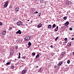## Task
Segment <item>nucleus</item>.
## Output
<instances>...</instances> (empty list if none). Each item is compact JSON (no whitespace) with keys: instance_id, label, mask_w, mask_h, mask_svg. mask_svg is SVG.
<instances>
[{"instance_id":"48","label":"nucleus","mask_w":74,"mask_h":74,"mask_svg":"<svg viewBox=\"0 0 74 74\" xmlns=\"http://www.w3.org/2000/svg\"><path fill=\"white\" fill-rule=\"evenodd\" d=\"M1 61H2V59H1Z\"/></svg>"},{"instance_id":"31","label":"nucleus","mask_w":74,"mask_h":74,"mask_svg":"<svg viewBox=\"0 0 74 74\" xmlns=\"http://www.w3.org/2000/svg\"><path fill=\"white\" fill-rule=\"evenodd\" d=\"M8 3V1H7L6 2H5V4L7 5V4Z\"/></svg>"},{"instance_id":"42","label":"nucleus","mask_w":74,"mask_h":74,"mask_svg":"<svg viewBox=\"0 0 74 74\" xmlns=\"http://www.w3.org/2000/svg\"><path fill=\"white\" fill-rule=\"evenodd\" d=\"M56 29H58V26H57L56 28Z\"/></svg>"},{"instance_id":"24","label":"nucleus","mask_w":74,"mask_h":74,"mask_svg":"<svg viewBox=\"0 0 74 74\" xmlns=\"http://www.w3.org/2000/svg\"><path fill=\"white\" fill-rule=\"evenodd\" d=\"M55 26H56V25H55V24H53V27L54 28H55Z\"/></svg>"},{"instance_id":"37","label":"nucleus","mask_w":74,"mask_h":74,"mask_svg":"<svg viewBox=\"0 0 74 74\" xmlns=\"http://www.w3.org/2000/svg\"><path fill=\"white\" fill-rule=\"evenodd\" d=\"M54 68H55H55H56V67H57V66H54Z\"/></svg>"},{"instance_id":"34","label":"nucleus","mask_w":74,"mask_h":74,"mask_svg":"<svg viewBox=\"0 0 74 74\" xmlns=\"http://www.w3.org/2000/svg\"><path fill=\"white\" fill-rule=\"evenodd\" d=\"M21 58V56H19L18 57V59H20Z\"/></svg>"},{"instance_id":"29","label":"nucleus","mask_w":74,"mask_h":74,"mask_svg":"<svg viewBox=\"0 0 74 74\" xmlns=\"http://www.w3.org/2000/svg\"><path fill=\"white\" fill-rule=\"evenodd\" d=\"M0 25H1V26H2V25H3V23L0 22Z\"/></svg>"},{"instance_id":"9","label":"nucleus","mask_w":74,"mask_h":74,"mask_svg":"<svg viewBox=\"0 0 74 74\" xmlns=\"http://www.w3.org/2000/svg\"><path fill=\"white\" fill-rule=\"evenodd\" d=\"M41 26H42V24H41V23H40L38 25V27H41Z\"/></svg>"},{"instance_id":"46","label":"nucleus","mask_w":74,"mask_h":74,"mask_svg":"<svg viewBox=\"0 0 74 74\" xmlns=\"http://www.w3.org/2000/svg\"><path fill=\"white\" fill-rule=\"evenodd\" d=\"M56 28H55V29H54V30H55V31H56Z\"/></svg>"},{"instance_id":"47","label":"nucleus","mask_w":74,"mask_h":74,"mask_svg":"<svg viewBox=\"0 0 74 74\" xmlns=\"http://www.w3.org/2000/svg\"><path fill=\"white\" fill-rule=\"evenodd\" d=\"M53 28H54V27H52L51 29H53Z\"/></svg>"},{"instance_id":"27","label":"nucleus","mask_w":74,"mask_h":74,"mask_svg":"<svg viewBox=\"0 0 74 74\" xmlns=\"http://www.w3.org/2000/svg\"><path fill=\"white\" fill-rule=\"evenodd\" d=\"M71 45V42H70V43L69 44V46H70Z\"/></svg>"},{"instance_id":"33","label":"nucleus","mask_w":74,"mask_h":74,"mask_svg":"<svg viewBox=\"0 0 74 74\" xmlns=\"http://www.w3.org/2000/svg\"><path fill=\"white\" fill-rule=\"evenodd\" d=\"M40 1L41 3H42V2H43V0H40Z\"/></svg>"},{"instance_id":"4","label":"nucleus","mask_w":74,"mask_h":74,"mask_svg":"<svg viewBox=\"0 0 74 74\" xmlns=\"http://www.w3.org/2000/svg\"><path fill=\"white\" fill-rule=\"evenodd\" d=\"M16 34H21L22 32H21V30H19L18 31L16 32Z\"/></svg>"},{"instance_id":"44","label":"nucleus","mask_w":74,"mask_h":74,"mask_svg":"<svg viewBox=\"0 0 74 74\" xmlns=\"http://www.w3.org/2000/svg\"><path fill=\"white\" fill-rule=\"evenodd\" d=\"M36 68H38V66H36Z\"/></svg>"},{"instance_id":"3","label":"nucleus","mask_w":74,"mask_h":74,"mask_svg":"<svg viewBox=\"0 0 74 74\" xmlns=\"http://www.w3.org/2000/svg\"><path fill=\"white\" fill-rule=\"evenodd\" d=\"M66 4L67 5H69V4H71V3L70 1H67L66 2Z\"/></svg>"},{"instance_id":"19","label":"nucleus","mask_w":74,"mask_h":74,"mask_svg":"<svg viewBox=\"0 0 74 74\" xmlns=\"http://www.w3.org/2000/svg\"><path fill=\"white\" fill-rule=\"evenodd\" d=\"M8 5H6L5 4L4 5V7H5V8H6V7H7V6Z\"/></svg>"},{"instance_id":"7","label":"nucleus","mask_w":74,"mask_h":74,"mask_svg":"<svg viewBox=\"0 0 74 74\" xmlns=\"http://www.w3.org/2000/svg\"><path fill=\"white\" fill-rule=\"evenodd\" d=\"M28 45L29 46V47H30L32 45V43H31V42H29L28 43Z\"/></svg>"},{"instance_id":"14","label":"nucleus","mask_w":74,"mask_h":74,"mask_svg":"<svg viewBox=\"0 0 74 74\" xmlns=\"http://www.w3.org/2000/svg\"><path fill=\"white\" fill-rule=\"evenodd\" d=\"M48 27L49 29H51V27H52V26H51V25H49L48 26Z\"/></svg>"},{"instance_id":"15","label":"nucleus","mask_w":74,"mask_h":74,"mask_svg":"<svg viewBox=\"0 0 74 74\" xmlns=\"http://www.w3.org/2000/svg\"><path fill=\"white\" fill-rule=\"evenodd\" d=\"M20 40H19V39H18L17 40H16V42L17 43H18V42H20Z\"/></svg>"},{"instance_id":"32","label":"nucleus","mask_w":74,"mask_h":74,"mask_svg":"<svg viewBox=\"0 0 74 74\" xmlns=\"http://www.w3.org/2000/svg\"><path fill=\"white\" fill-rule=\"evenodd\" d=\"M64 40H65V41H67V38H65Z\"/></svg>"},{"instance_id":"21","label":"nucleus","mask_w":74,"mask_h":74,"mask_svg":"<svg viewBox=\"0 0 74 74\" xmlns=\"http://www.w3.org/2000/svg\"><path fill=\"white\" fill-rule=\"evenodd\" d=\"M58 38H59V37H57L56 38V39H55V41H57V40H58Z\"/></svg>"},{"instance_id":"39","label":"nucleus","mask_w":74,"mask_h":74,"mask_svg":"<svg viewBox=\"0 0 74 74\" xmlns=\"http://www.w3.org/2000/svg\"><path fill=\"white\" fill-rule=\"evenodd\" d=\"M38 12L37 11L36 12V14H38Z\"/></svg>"},{"instance_id":"8","label":"nucleus","mask_w":74,"mask_h":74,"mask_svg":"<svg viewBox=\"0 0 74 74\" xmlns=\"http://www.w3.org/2000/svg\"><path fill=\"white\" fill-rule=\"evenodd\" d=\"M62 63L63 62H62V61H61L60 62H59V63L58 64V66H61V64H62Z\"/></svg>"},{"instance_id":"12","label":"nucleus","mask_w":74,"mask_h":74,"mask_svg":"<svg viewBox=\"0 0 74 74\" xmlns=\"http://www.w3.org/2000/svg\"><path fill=\"white\" fill-rule=\"evenodd\" d=\"M6 33V31H4L3 33V35H5Z\"/></svg>"},{"instance_id":"17","label":"nucleus","mask_w":74,"mask_h":74,"mask_svg":"<svg viewBox=\"0 0 74 74\" xmlns=\"http://www.w3.org/2000/svg\"><path fill=\"white\" fill-rule=\"evenodd\" d=\"M63 19H64V20H66L67 19V17H66V16L64 17L63 18Z\"/></svg>"},{"instance_id":"13","label":"nucleus","mask_w":74,"mask_h":74,"mask_svg":"<svg viewBox=\"0 0 74 74\" xmlns=\"http://www.w3.org/2000/svg\"><path fill=\"white\" fill-rule=\"evenodd\" d=\"M40 56V55L39 54H37L36 56V58H38Z\"/></svg>"},{"instance_id":"51","label":"nucleus","mask_w":74,"mask_h":74,"mask_svg":"<svg viewBox=\"0 0 74 74\" xmlns=\"http://www.w3.org/2000/svg\"><path fill=\"white\" fill-rule=\"evenodd\" d=\"M3 62H4V61H3Z\"/></svg>"},{"instance_id":"25","label":"nucleus","mask_w":74,"mask_h":74,"mask_svg":"<svg viewBox=\"0 0 74 74\" xmlns=\"http://www.w3.org/2000/svg\"><path fill=\"white\" fill-rule=\"evenodd\" d=\"M9 29V30H11L12 29V27H10Z\"/></svg>"},{"instance_id":"16","label":"nucleus","mask_w":74,"mask_h":74,"mask_svg":"<svg viewBox=\"0 0 74 74\" xmlns=\"http://www.w3.org/2000/svg\"><path fill=\"white\" fill-rule=\"evenodd\" d=\"M70 62V61L69 60H68V61H67V63H68V64H69Z\"/></svg>"},{"instance_id":"43","label":"nucleus","mask_w":74,"mask_h":74,"mask_svg":"<svg viewBox=\"0 0 74 74\" xmlns=\"http://www.w3.org/2000/svg\"><path fill=\"white\" fill-rule=\"evenodd\" d=\"M74 40V38H73L71 39V40Z\"/></svg>"},{"instance_id":"50","label":"nucleus","mask_w":74,"mask_h":74,"mask_svg":"<svg viewBox=\"0 0 74 74\" xmlns=\"http://www.w3.org/2000/svg\"><path fill=\"white\" fill-rule=\"evenodd\" d=\"M29 21V20H28V21Z\"/></svg>"},{"instance_id":"38","label":"nucleus","mask_w":74,"mask_h":74,"mask_svg":"<svg viewBox=\"0 0 74 74\" xmlns=\"http://www.w3.org/2000/svg\"><path fill=\"white\" fill-rule=\"evenodd\" d=\"M50 47L51 48H52L53 47V46H52V45H51L50 46Z\"/></svg>"},{"instance_id":"41","label":"nucleus","mask_w":74,"mask_h":74,"mask_svg":"<svg viewBox=\"0 0 74 74\" xmlns=\"http://www.w3.org/2000/svg\"><path fill=\"white\" fill-rule=\"evenodd\" d=\"M40 15H41V13H40L39 14V15H38V16H40Z\"/></svg>"},{"instance_id":"22","label":"nucleus","mask_w":74,"mask_h":74,"mask_svg":"<svg viewBox=\"0 0 74 74\" xmlns=\"http://www.w3.org/2000/svg\"><path fill=\"white\" fill-rule=\"evenodd\" d=\"M10 53H14V51H12V50H11Z\"/></svg>"},{"instance_id":"18","label":"nucleus","mask_w":74,"mask_h":74,"mask_svg":"<svg viewBox=\"0 0 74 74\" xmlns=\"http://www.w3.org/2000/svg\"><path fill=\"white\" fill-rule=\"evenodd\" d=\"M12 54H13V53H10V57H12Z\"/></svg>"},{"instance_id":"5","label":"nucleus","mask_w":74,"mask_h":74,"mask_svg":"<svg viewBox=\"0 0 74 74\" xmlns=\"http://www.w3.org/2000/svg\"><path fill=\"white\" fill-rule=\"evenodd\" d=\"M26 72V70H24L22 71L21 73L22 74H25Z\"/></svg>"},{"instance_id":"35","label":"nucleus","mask_w":74,"mask_h":74,"mask_svg":"<svg viewBox=\"0 0 74 74\" xmlns=\"http://www.w3.org/2000/svg\"><path fill=\"white\" fill-rule=\"evenodd\" d=\"M67 41H65V42H64V44H65V43H67Z\"/></svg>"},{"instance_id":"40","label":"nucleus","mask_w":74,"mask_h":74,"mask_svg":"<svg viewBox=\"0 0 74 74\" xmlns=\"http://www.w3.org/2000/svg\"><path fill=\"white\" fill-rule=\"evenodd\" d=\"M19 53V56H21V53Z\"/></svg>"},{"instance_id":"2","label":"nucleus","mask_w":74,"mask_h":74,"mask_svg":"<svg viewBox=\"0 0 74 74\" xmlns=\"http://www.w3.org/2000/svg\"><path fill=\"white\" fill-rule=\"evenodd\" d=\"M17 25H18V26H21L22 25V22H21V21H18L17 22Z\"/></svg>"},{"instance_id":"49","label":"nucleus","mask_w":74,"mask_h":74,"mask_svg":"<svg viewBox=\"0 0 74 74\" xmlns=\"http://www.w3.org/2000/svg\"><path fill=\"white\" fill-rule=\"evenodd\" d=\"M73 55H74V52H73Z\"/></svg>"},{"instance_id":"28","label":"nucleus","mask_w":74,"mask_h":74,"mask_svg":"<svg viewBox=\"0 0 74 74\" xmlns=\"http://www.w3.org/2000/svg\"><path fill=\"white\" fill-rule=\"evenodd\" d=\"M26 58V57L24 56L22 58V59H24V60L25 59V58Z\"/></svg>"},{"instance_id":"6","label":"nucleus","mask_w":74,"mask_h":74,"mask_svg":"<svg viewBox=\"0 0 74 74\" xmlns=\"http://www.w3.org/2000/svg\"><path fill=\"white\" fill-rule=\"evenodd\" d=\"M69 24V21H66L65 23V26H67Z\"/></svg>"},{"instance_id":"45","label":"nucleus","mask_w":74,"mask_h":74,"mask_svg":"<svg viewBox=\"0 0 74 74\" xmlns=\"http://www.w3.org/2000/svg\"><path fill=\"white\" fill-rule=\"evenodd\" d=\"M58 30L56 29V32H57V31H58Z\"/></svg>"},{"instance_id":"1","label":"nucleus","mask_w":74,"mask_h":74,"mask_svg":"<svg viewBox=\"0 0 74 74\" xmlns=\"http://www.w3.org/2000/svg\"><path fill=\"white\" fill-rule=\"evenodd\" d=\"M30 36H26L25 38V41H29V40H30Z\"/></svg>"},{"instance_id":"23","label":"nucleus","mask_w":74,"mask_h":74,"mask_svg":"<svg viewBox=\"0 0 74 74\" xmlns=\"http://www.w3.org/2000/svg\"><path fill=\"white\" fill-rule=\"evenodd\" d=\"M10 62H8L7 63H6V65H9V64H10Z\"/></svg>"},{"instance_id":"11","label":"nucleus","mask_w":74,"mask_h":74,"mask_svg":"<svg viewBox=\"0 0 74 74\" xmlns=\"http://www.w3.org/2000/svg\"><path fill=\"white\" fill-rule=\"evenodd\" d=\"M14 67H15V66H14V65H13L11 66V69H13L14 68Z\"/></svg>"},{"instance_id":"26","label":"nucleus","mask_w":74,"mask_h":74,"mask_svg":"<svg viewBox=\"0 0 74 74\" xmlns=\"http://www.w3.org/2000/svg\"><path fill=\"white\" fill-rule=\"evenodd\" d=\"M15 49L16 50L18 49V47L17 46H15Z\"/></svg>"},{"instance_id":"36","label":"nucleus","mask_w":74,"mask_h":74,"mask_svg":"<svg viewBox=\"0 0 74 74\" xmlns=\"http://www.w3.org/2000/svg\"><path fill=\"white\" fill-rule=\"evenodd\" d=\"M12 5H10V6L9 8H12Z\"/></svg>"},{"instance_id":"20","label":"nucleus","mask_w":74,"mask_h":74,"mask_svg":"<svg viewBox=\"0 0 74 74\" xmlns=\"http://www.w3.org/2000/svg\"><path fill=\"white\" fill-rule=\"evenodd\" d=\"M32 55L33 56H34L35 55H36V53L35 52L32 53Z\"/></svg>"},{"instance_id":"30","label":"nucleus","mask_w":74,"mask_h":74,"mask_svg":"<svg viewBox=\"0 0 74 74\" xmlns=\"http://www.w3.org/2000/svg\"><path fill=\"white\" fill-rule=\"evenodd\" d=\"M69 30H73V28H72L71 27H70L69 28Z\"/></svg>"},{"instance_id":"10","label":"nucleus","mask_w":74,"mask_h":74,"mask_svg":"<svg viewBox=\"0 0 74 74\" xmlns=\"http://www.w3.org/2000/svg\"><path fill=\"white\" fill-rule=\"evenodd\" d=\"M19 8H16L15 9V11H19Z\"/></svg>"}]
</instances>
